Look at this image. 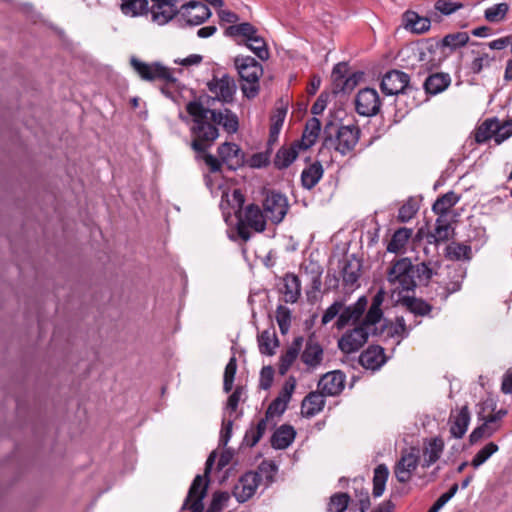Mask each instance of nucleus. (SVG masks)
<instances>
[{
    "instance_id": "f257e3e1",
    "label": "nucleus",
    "mask_w": 512,
    "mask_h": 512,
    "mask_svg": "<svg viewBox=\"0 0 512 512\" xmlns=\"http://www.w3.org/2000/svg\"><path fill=\"white\" fill-rule=\"evenodd\" d=\"M186 111L192 118L190 133L192 141L190 147L197 153L196 159L203 160L211 173L220 172L223 166L222 160L207 153V150L219 137L221 126L228 134H235L239 129L238 116L230 109H210L199 100H193L186 104Z\"/></svg>"
},
{
    "instance_id": "f03ea898",
    "label": "nucleus",
    "mask_w": 512,
    "mask_h": 512,
    "mask_svg": "<svg viewBox=\"0 0 512 512\" xmlns=\"http://www.w3.org/2000/svg\"><path fill=\"white\" fill-rule=\"evenodd\" d=\"M224 34L234 39L236 44L244 45L250 49L260 60L266 61L270 57L266 41L258 34V30L249 22L228 26Z\"/></svg>"
},
{
    "instance_id": "7ed1b4c3",
    "label": "nucleus",
    "mask_w": 512,
    "mask_h": 512,
    "mask_svg": "<svg viewBox=\"0 0 512 512\" xmlns=\"http://www.w3.org/2000/svg\"><path fill=\"white\" fill-rule=\"evenodd\" d=\"M360 134L361 130L356 125L336 127L333 122H328L323 130V146L334 148L341 155H346L355 148Z\"/></svg>"
},
{
    "instance_id": "20e7f679",
    "label": "nucleus",
    "mask_w": 512,
    "mask_h": 512,
    "mask_svg": "<svg viewBox=\"0 0 512 512\" xmlns=\"http://www.w3.org/2000/svg\"><path fill=\"white\" fill-rule=\"evenodd\" d=\"M234 65L243 82L241 90L244 96L249 99L255 98L259 93V79L263 74L261 63L251 56H237L234 59Z\"/></svg>"
},
{
    "instance_id": "39448f33",
    "label": "nucleus",
    "mask_w": 512,
    "mask_h": 512,
    "mask_svg": "<svg viewBox=\"0 0 512 512\" xmlns=\"http://www.w3.org/2000/svg\"><path fill=\"white\" fill-rule=\"evenodd\" d=\"M387 281L393 287V292L414 291L417 282L413 278L412 262L409 258L395 261L387 272Z\"/></svg>"
},
{
    "instance_id": "423d86ee",
    "label": "nucleus",
    "mask_w": 512,
    "mask_h": 512,
    "mask_svg": "<svg viewBox=\"0 0 512 512\" xmlns=\"http://www.w3.org/2000/svg\"><path fill=\"white\" fill-rule=\"evenodd\" d=\"M265 213L256 204H249L245 207L243 215L238 218L236 226L238 236L247 242L251 238L250 229L257 233H261L266 229Z\"/></svg>"
},
{
    "instance_id": "0eeeda50",
    "label": "nucleus",
    "mask_w": 512,
    "mask_h": 512,
    "mask_svg": "<svg viewBox=\"0 0 512 512\" xmlns=\"http://www.w3.org/2000/svg\"><path fill=\"white\" fill-rule=\"evenodd\" d=\"M130 65L144 81L160 80L166 83L176 82L173 71L159 62L147 63L133 56L130 59Z\"/></svg>"
},
{
    "instance_id": "6e6552de",
    "label": "nucleus",
    "mask_w": 512,
    "mask_h": 512,
    "mask_svg": "<svg viewBox=\"0 0 512 512\" xmlns=\"http://www.w3.org/2000/svg\"><path fill=\"white\" fill-rule=\"evenodd\" d=\"M262 206L265 216L273 224L281 223L289 209L287 197L274 190H267L265 192Z\"/></svg>"
},
{
    "instance_id": "1a4fd4ad",
    "label": "nucleus",
    "mask_w": 512,
    "mask_h": 512,
    "mask_svg": "<svg viewBox=\"0 0 512 512\" xmlns=\"http://www.w3.org/2000/svg\"><path fill=\"white\" fill-rule=\"evenodd\" d=\"M381 106L380 96L374 88H363L355 97V110L361 116H375L380 112Z\"/></svg>"
},
{
    "instance_id": "9d476101",
    "label": "nucleus",
    "mask_w": 512,
    "mask_h": 512,
    "mask_svg": "<svg viewBox=\"0 0 512 512\" xmlns=\"http://www.w3.org/2000/svg\"><path fill=\"white\" fill-rule=\"evenodd\" d=\"M208 90L215 95L216 100L229 104L234 101L237 86L233 77L223 74L218 77L216 75L207 83Z\"/></svg>"
},
{
    "instance_id": "9b49d317",
    "label": "nucleus",
    "mask_w": 512,
    "mask_h": 512,
    "mask_svg": "<svg viewBox=\"0 0 512 512\" xmlns=\"http://www.w3.org/2000/svg\"><path fill=\"white\" fill-rule=\"evenodd\" d=\"M371 329L361 323L351 331L346 332L338 341L339 349L351 354L358 351L367 342Z\"/></svg>"
},
{
    "instance_id": "f8f14e48",
    "label": "nucleus",
    "mask_w": 512,
    "mask_h": 512,
    "mask_svg": "<svg viewBox=\"0 0 512 512\" xmlns=\"http://www.w3.org/2000/svg\"><path fill=\"white\" fill-rule=\"evenodd\" d=\"M177 13L190 26L200 25L211 16L209 7L203 2L195 0L182 5L180 10H177Z\"/></svg>"
},
{
    "instance_id": "ddd939ff",
    "label": "nucleus",
    "mask_w": 512,
    "mask_h": 512,
    "mask_svg": "<svg viewBox=\"0 0 512 512\" xmlns=\"http://www.w3.org/2000/svg\"><path fill=\"white\" fill-rule=\"evenodd\" d=\"M217 154L229 170L235 171L245 165V153L236 143H222L217 148Z\"/></svg>"
},
{
    "instance_id": "4468645a",
    "label": "nucleus",
    "mask_w": 512,
    "mask_h": 512,
    "mask_svg": "<svg viewBox=\"0 0 512 512\" xmlns=\"http://www.w3.org/2000/svg\"><path fill=\"white\" fill-rule=\"evenodd\" d=\"M410 82V76L400 70H390L384 74L380 87L386 95L404 93Z\"/></svg>"
},
{
    "instance_id": "2eb2a0df",
    "label": "nucleus",
    "mask_w": 512,
    "mask_h": 512,
    "mask_svg": "<svg viewBox=\"0 0 512 512\" xmlns=\"http://www.w3.org/2000/svg\"><path fill=\"white\" fill-rule=\"evenodd\" d=\"M419 460V455L414 448L409 452L402 453L394 466V475L397 481L403 484L409 482L413 472L418 467Z\"/></svg>"
},
{
    "instance_id": "dca6fc26",
    "label": "nucleus",
    "mask_w": 512,
    "mask_h": 512,
    "mask_svg": "<svg viewBox=\"0 0 512 512\" xmlns=\"http://www.w3.org/2000/svg\"><path fill=\"white\" fill-rule=\"evenodd\" d=\"M261 481V475L257 472H247L240 477L238 483L234 486L233 495L238 502L244 503L249 500L256 492Z\"/></svg>"
},
{
    "instance_id": "f3484780",
    "label": "nucleus",
    "mask_w": 512,
    "mask_h": 512,
    "mask_svg": "<svg viewBox=\"0 0 512 512\" xmlns=\"http://www.w3.org/2000/svg\"><path fill=\"white\" fill-rule=\"evenodd\" d=\"M207 493V483H203L200 475H197L188 491L182 509H190L191 512H203V498Z\"/></svg>"
},
{
    "instance_id": "a211bd4d",
    "label": "nucleus",
    "mask_w": 512,
    "mask_h": 512,
    "mask_svg": "<svg viewBox=\"0 0 512 512\" xmlns=\"http://www.w3.org/2000/svg\"><path fill=\"white\" fill-rule=\"evenodd\" d=\"M470 411L468 405L451 411L449 416V431L453 438L461 439L467 432L470 423Z\"/></svg>"
},
{
    "instance_id": "6ab92c4d",
    "label": "nucleus",
    "mask_w": 512,
    "mask_h": 512,
    "mask_svg": "<svg viewBox=\"0 0 512 512\" xmlns=\"http://www.w3.org/2000/svg\"><path fill=\"white\" fill-rule=\"evenodd\" d=\"M345 375L339 370L326 373L318 382V388L326 396H336L342 392Z\"/></svg>"
},
{
    "instance_id": "aec40b11",
    "label": "nucleus",
    "mask_w": 512,
    "mask_h": 512,
    "mask_svg": "<svg viewBox=\"0 0 512 512\" xmlns=\"http://www.w3.org/2000/svg\"><path fill=\"white\" fill-rule=\"evenodd\" d=\"M151 14L153 21L159 25L168 23L177 14L175 0H151Z\"/></svg>"
},
{
    "instance_id": "412c9836",
    "label": "nucleus",
    "mask_w": 512,
    "mask_h": 512,
    "mask_svg": "<svg viewBox=\"0 0 512 512\" xmlns=\"http://www.w3.org/2000/svg\"><path fill=\"white\" fill-rule=\"evenodd\" d=\"M444 450V441L440 437H434L424 442L422 451V468H429L436 463Z\"/></svg>"
},
{
    "instance_id": "4be33fe9",
    "label": "nucleus",
    "mask_w": 512,
    "mask_h": 512,
    "mask_svg": "<svg viewBox=\"0 0 512 512\" xmlns=\"http://www.w3.org/2000/svg\"><path fill=\"white\" fill-rule=\"evenodd\" d=\"M323 354L322 346L314 337L310 336L301 354V361L309 368L314 369L322 363Z\"/></svg>"
},
{
    "instance_id": "5701e85b",
    "label": "nucleus",
    "mask_w": 512,
    "mask_h": 512,
    "mask_svg": "<svg viewBox=\"0 0 512 512\" xmlns=\"http://www.w3.org/2000/svg\"><path fill=\"white\" fill-rule=\"evenodd\" d=\"M359 362L366 369H379L386 362L384 349L378 345L369 346L361 353Z\"/></svg>"
},
{
    "instance_id": "b1692460",
    "label": "nucleus",
    "mask_w": 512,
    "mask_h": 512,
    "mask_svg": "<svg viewBox=\"0 0 512 512\" xmlns=\"http://www.w3.org/2000/svg\"><path fill=\"white\" fill-rule=\"evenodd\" d=\"M300 149H302L301 144L296 141L288 146H282L276 152L273 160L275 168L278 170L288 168L298 157Z\"/></svg>"
},
{
    "instance_id": "393cba45",
    "label": "nucleus",
    "mask_w": 512,
    "mask_h": 512,
    "mask_svg": "<svg viewBox=\"0 0 512 512\" xmlns=\"http://www.w3.org/2000/svg\"><path fill=\"white\" fill-rule=\"evenodd\" d=\"M325 395L320 391L308 393L301 403V414L306 418H311L320 413L325 406Z\"/></svg>"
},
{
    "instance_id": "a878e982",
    "label": "nucleus",
    "mask_w": 512,
    "mask_h": 512,
    "mask_svg": "<svg viewBox=\"0 0 512 512\" xmlns=\"http://www.w3.org/2000/svg\"><path fill=\"white\" fill-rule=\"evenodd\" d=\"M453 233L454 229L451 227L450 223L441 217H438L435 221L433 231L428 232L425 239L428 244L438 246L439 244L448 241L452 237Z\"/></svg>"
},
{
    "instance_id": "bb28decb",
    "label": "nucleus",
    "mask_w": 512,
    "mask_h": 512,
    "mask_svg": "<svg viewBox=\"0 0 512 512\" xmlns=\"http://www.w3.org/2000/svg\"><path fill=\"white\" fill-rule=\"evenodd\" d=\"M367 306L366 297H360L357 302L351 306L346 307L337 319V327L344 328L350 322H356L364 313Z\"/></svg>"
},
{
    "instance_id": "cd10ccee",
    "label": "nucleus",
    "mask_w": 512,
    "mask_h": 512,
    "mask_svg": "<svg viewBox=\"0 0 512 512\" xmlns=\"http://www.w3.org/2000/svg\"><path fill=\"white\" fill-rule=\"evenodd\" d=\"M304 338L298 336L294 338L291 345L287 348L286 352L280 356L278 371L280 375H285L294 361L297 359L300 350L303 346Z\"/></svg>"
},
{
    "instance_id": "c85d7f7f",
    "label": "nucleus",
    "mask_w": 512,
    "mask_h": 512,
    "mask_svg": "<svg viewBox=\"0 0 512 512\" xmlns=\"http://www.w3.org/2000/svg\"><path fill=\"white\" fill-rule=\"evenodd\" d=\"M283 300L285 303H295L298 301L301 295V282L297 275L293 273H287L283 277Z\"/></svg>"
},
{
    "instance_id": "c756f323",
    "label": "nucleus",
    "mask_w": 512,
    "mask_h": 512,
    "mask_svg": "<svg viewBox=\"0 0 512 512\" xmlns=\"http://www.w3.org/2000/svg\"><path fill=\"white\" fill-rule=\"evenodd\" d=\"M451 83L448 73L437 72L429 75L424 82V89L427 94L437 95L446 90Z\"/></svg>"
},
{
    "instance_id": "7c9ffc66",
    "label": "nucleus",
    "mask_w": 512,
    "mask_h": 512,
    "mask_svg": "<svg viewBox=\"0 0 512 512\" xmlns=\"http://www.w3.org/2000/svg\"><path fill=\"white\" fill-rule=\"evenodd\" d=\"M296 431L293 426L283 424L275 430L271 437V445L275 449L283 450L294 441Z\"/></svg>"
},
{
    "instance_id": "2f4dec72",
    "label": "nucleus",
    "mask_w": 512,
    "mask_h": 512,
    "mask_svg": "<svg viewBox=\"0 0 512 512\" xmlns=\"http://www.w3.org/2000/svg\"><path fill=\"white\" fill-rule=\"evenodd\" d=\"M398 303L415 316H427L433 309V306L425 300L413 296H402L398 299Z\"/></svg>"
},
{
    "instance_id": "473e14b6",
    "label": "nucleus",
    "mask_w": 512,
    "mask_h": 512,
    "mask_svg": "<svg viewBox=\"0 0 512 512\" xmlns=\"http://www.w3.org/2000/svg\"><path fill=\"white\" fill-rule=\"evenodd\" d=\"M472 45L475 46L476 49H472L471 51L474 58L469 64V70L473 74H479L483 69L489 68L495 58L484 51L482 44L473 43Z\"/></svg>"
},
{
    "instance_id": "72a5a7b5",
    "label": "nucleus",
    "mask_w": 512,
    "mask_h": 512,
    "mask_svg": "<svg viewBox=\"0 0 512 512\" xmlns=\"http://www.w3.org/2000/svg\"><path fill=\"white\" fill-rule=\"evenodd\" d=\"M482 421V424L473 429V431L469 435V443L471 445L477 444L482 439H487L492 437L501 427V424H495L493 422H489L490 418L487 417L485 419H478Z\"/></svg>"
},
{
    "instance_id": "f704fd0d",
    "label": "nucleus",
    "mask_w": 512,
    "mask_h": 512,
    "mask_svg": "<svg viewBox=\"0 0 512 512\" xmlns=\"http://www.w3.org/2000/svg\"><path fill=\"white\" fill-rule=\"evenodd\" d=\"M321 131V122L318 118L312 117L310 118L306 124L302 134V138L299 142L301 144L302 149L306 150L312 147L320 134Z\"/></svg>"
},
{
    "instance_id": "c9c22d12",
    "label": "nucleus",
    "mask_w": 512,
    "mask_h": 512,
    "mask_svg": "<svg viewBox=\"0 0 512 512\" xmlns=\"http://www.w3.org/2000/svg\"><path fill=\"white\" fill-rule=\"evenodd\" d=\"M324 169L319 161L310 164L301 173V184L307 189H313L322 178Z\"/></svg>"
},
{
    "instance_id": "e433bc0d",
    "label": "nucleus",
    "mask_w": 512,
    "mask_h": 512,
    "mask_svg": "<svg viewBox=\"0 0 512 512\" xmlns=\"http://www.w3.org/2000/svg\"><path fill=\"white\" fill-rule=\"evenodd\" d=\"M360 271H361V264L358 260L352 259V260H344L343 266H342V278H343V284L345 287H353L359 277H360Z\"/></svg>"
},
{
    "instance_id": "4c0bfd02",
    "label": "nucleus",
    "mask_w": 512,
    "mask_h": 512,
    "mask_svg": "<svg viewBox=\"0 0 512 512\" xmlns=\"http://www.w3.org/2000/svg\"><path fill=\"white\" fill-rule=\"evenodd\" d=\"M412 232L413 230L411 228L401 227L397 229L387 245V251L391 253H399L405 248L409 238L412 236Z\"/></svg>"
},
{
    "instance_id": "58836bf2",
    "label": "nucleus",
    "mask_w": 512,
    "mask_h": 512,
    "mask_svg": "<svg viewBox=\"0 0 512 512\" xmlns=\"http://www.w3.org/2000/svg\"><path fill=\"white\" fill-rule=\"evenodd\" d=\"M460 200V196L454 191H449L439 197L433 204L432 210L435 214L443 216L449 209L455 206Z\"/></svg>"
},
{
    "instance_id": "ea45409f",
    "label": "nucleus",
    "mask_w": 512,
    "mask_h": 512,
    "mask_svg": "<svg viewBox=\"0 0 512 512\" xmlns=\"http://www.w3.org/2000/svg\"><path fill=\"white\" fill-rule=\"evenodd\" d=\"M286 114H287V108H285V107H278L273 112V115L271 116V126H270V131H269L268 144L272 145L277 141L280 131L282 129Z\"/></svg>"
},
{
    "instance_id": "a19ab883",
    "label": "nucleus",
    "mask_w": 512,
    "mask_h": 512,
    "mask_svg": "<svg viewBox=\"0 0 512 512\" xmlns=\"http://www.w3.org/2000/svg\"><path fill=\"white\" fill-rule=\"evenodd\" d=\"M472 250L469 245L451 242L445 249L446 258L453 261L470 260Z\"/></svg>"
},
{
    "instance_id": "79ce46f5",
    "label": "nucleus",
    "mask_w": 512,
    "mask_h": 512,
    "mask_svg": "<svg viewBox=\"0 0 512 512\" xmlns=\"http://www.w3.org/2000/svg\"><path fill=\"white\" fill-rule=\"evenodd\" d=\"M413 278L419 285L427 286L434 275L435 269L431 266V262H421L416 265L412 264Z\"/></svg>"
},
{
    "instance_id": "37998d69",
    "label": "nucleus",
    "mask_w": 512,
    "mask_h": 512,
    "mask_svg": "<svg viewBox=\"0 0 512 512\" xmlns=\"http://www.w3.org/2000/svg\"><path fill=\"white\" fill-rule=\"evenodd\" d=\"M496 118H488L481 123L474 132L475 141L482 144L493 138L495 140Z\"/></svg>"
},
{
    "instance_id": "c03bdc74",
    "label": "nucleus",
    "mask_w": 512,
    "mask_h": 512,
    "mask_svg": "<svg viewBox=\"0 0 512 512\" xmlns=\"http://www.w3.org/2000/svg\"><path fill=\"white\" fill-rule=\"evenodd\" d=\"M388 476H389V470L385 464H379L374 469L373 491H372L374 497H380L384 493Z\"/></svg>"
},
{
    "instance_id": "a18cd8bd",
    "label": "nucleus",
    "mask_w": 512,
    "mask_h": 512,
    "mask_svg": "<svg viewBox=\"0 0 512 512\" xmlns=\"http://www.w3.org/2000/svg\"><path fill=\"white\" fill-rule=\"evenodd\" d=\"M120 9L124 15L136 17L148 11V0H121Z\"/></svg>"
},
{
    "instance_id": "49530a36",
    "label": "nucleus",
    "mask_w": 512,
    "mask_h": 512,
    "mask_svg": "<svg viewBox=\"0 0 512 512\" xmlns=\"http://www.w3.org/2000/svg\"><path fill=\"white\" fill-rule=\"evenodd\" d=\"M258 346L261 354L273 355L275 348L278 346V339L275 333L268 330L263 331L258 336Z\"/></svg>"
},
{
    "instance_id": "de8ad7c7",
    "label": "nucleus",
    "mask_w": 512,
    "mask_h": 512,
    "mask_svg": "<svg viewBox=\"0 0 512 512\" xmlns=\"http://www.w3.org/2000/svg\"><path fill=\"white\" fill-rule=\"evenodd\" d=\"M499 446L494 442H488L472 458L471 466L475 469L483 465L493 454L498 452Z\"/></svg>"
},
{
    "instance_id": "09e8293b",
    "label": "nucleus",
    "mask_w": 512,
    "mask_h": 512,
    "mask_svg": "<svg viewBox=\"0 0 512 512\" xmlns=\"http://www.w3.org/2000/svg\"><path fill=\"white\" fill-rule=\"evenodd\" d=\"M363 75V72H355L348 77H345L341 82L336 84V88H333V93L339 94L351 92L362 80Z\"/></svg>"
},
{
    "instance_id": "8fccbe9b",
    "label": "nucleus",
    "mask_w": 512,
    "mask_h": 512,
    "mask_svg": "<svg viewBox=\"0 0 512 512\" xmlns=\"http://www.w3.org/2000/svg\"><path fill=\"white\" fill-rule=\"evenodd\" d=\"M508 11L509 5L502 2L487 8L484 12V17L491 23H498L506 17Z\"/></svg>"
},
{
    "instance_id": "3c124183",
    "label": "nucleus",
    "mask_w": 512,
    "mask_h": 512,
    "mask_svg": "<svg viewBox=\"0 0 512 512\" xmlns=\"http://www.w3.org/2000/svg\"><path fill=\"white\" fill-rule=\"evenodd\" d=\"M469 41V35L466 32H456L446 35L441 40L442 47H448L455 50L466 45Z\"/></svg>"
},
{
    "instance_id": "603ef678",
    "label": "nucleus",
    "mask_w": 512,
    "mask_h": 512,
    "mask_svg": "<svg viewBox=\"0 0 512 512\" xmlns=\"http://www.w3.org/2000/svg\"><path fill=\"white\" fill-rule=\"evenodd\" d=\"M419 205L417 201L410 197L400 208L398 211L397 219L401 223H405L410 221L418 212Z\"/></svg>"
},
{
    "instance_id": "864d4df0",
    "label": "nucleus",
    "mask_w": 512,
    "mask_h": 512,
    "mask_svg": "<svg viewBox=\"0 0 512 512\" xmlns=\"http://www.w3.org/2000/svg\"><path fill=\"white\" fill-rule=\"evenodd\" d=\"M350 496L347 493H335L330 497L327 512H344L349 504Z\"/></svg>"
},
{
    "instance_id": "5fc2aeb1",
    "label": "nucleus",
    "mask_w": 512,
    "mask_h": 512,
    "mask_svg": "<svg viewBox=\"0 0 512 512\" xmlns=\"http://www.w3.org/2000/svg\"><path fill=\"white\" fill-rule=\"evenodd\" d=\"M237 371V360L235 356H232L224 370L223 377V390L229 393L233 388L234 378Z\"/></svg>"
},
{
    "instance_id": "6e6d98bb",
    "label": "nucleus",
    "mask_w": 512,
    "mask_h": 512,
    "mask_svg": "<svg viewBox=\"0 0 512 512\" xmlns=\"http://www.w3.org/2000/svg\"><path fill=\"white\" fill-rule=\"evenodd\" d=\"M495 130V142L501 144L512 136V119L501 122L496 118Z\"/></svg>"
},
{
    "instance_id": "4d7b16f0",
    "label": "nucleus",
    "mask_w": 512,
    "mask_h": 512,
    "mask_svg": "<svg viewBox=\"0 0 512 512\" xmlns=\"http://www.w3.org/2000/svg\"><path fill=\"white\" fill-rule=\"evenodd\" d=\"M276 321L282 334L288 332L291 324V311L288 307L279 305L276 309Z\"/></svg>"
},
{
    "instance_id": "13d9d810",
    "label": "nucleus",
    "mask_w": 512,
    "mask_h": 512,
    "mask_svg": "<svg viewBox=\"0 0 512 512\" xmlns=\"http://www.w3.org/2000/svg\"><path fill=\"white\" fill-rule=\"evenodd\" d=\"M410 328L407 327L403 316H397L395 322L389 327L388 334L392 337L404 339L408 337Z\"/></svg>"
},
{
    "instance_id": "bf43d9fd",
    "label": "nucleus",
    "mask_w": 512,
    "mask_h": 512,
    "mask_svg": "<svg viewBox=\"0 0 512 512\" xmlns=\"http://www.w3.org/2000/svg\"><path fill=\"white\" fill-rule=\"evenodd\" d=\"M229 499L230 495L227 492H215L205 512H220Z\"/></svg>"
},
{
    "instance_id": "052dcab7",
    "label": "nucleus",
    "mask_w": 512,
    "mask_h": 512,
    "mask_svg": "<svg viewBox=\"0 0 512 512\" xmlns=\"http://www.w3.org/2000/svg\"><path fill=\"white\" fill-rule=\"evenodd\" d=\"M408 22L412 29L418 33H423L430 28V21L427 18H421L415 12L408 14Z\"/></svg>"
},
{
    "instance_id": "680f3d73",
    "label": "nucleus",
    "mask_w": 512,
    "mask_h": 512,
    "mask_svg": "<svg viewBox=\"0 0 512 512\" xmlns=\"http://www.w3.org/2000/svg\"><path fill=\"white\" fill-rule=\"evenodd\" d=\"M382 317H383V312H382L381 308L370 306L362 323L365 326H367L369 329H371V326L380 322Z\"/></svg>"
},
{
    "instance_id": "e2e57ef3",
    "label": "nucleus",
    "mask_w": 512,
    "mask_h": 512,
    "mask_svg": "<svg viewBox=\"0 0 512 512\" xmlns=\"http://www.w3.org/2000/svg\"><path fill=\"white\" fill-rule=\"evenodd\" d=\"M496 409V402L492 398H487L478 405L477 417L478 419H485L490 416V413Z\"/></svg>"
},
{
    "instance_id": "0e129e2a",
    "label": "nucleus",
    "mask_w": 512,
    "mask_h": 512,
    "mask_svg": "<svg viewBox=\"0 0 512 512\" xmlns=\"http://www.w3.org/2000/svg\"><path fill=\"white\" fill-rule=\"evenodd\" d=\"M462 7V4L454 3L447 0H437L435 9L444 15H450Z\"/></svg>"
},
{
    "instance_id": "69168bd1",
    "label": "nucleus",
    "mask_w": 512,
    "mask_h": 512,
    "mask_svg": "<svg viewBox=\"0 0 512 512\" xmlns=\"http://www.w3.org/2000/svg\"><path fill=\"white\" fill-rule=\"evenodd\" d=\"M287 405L282 399L275 398L268 406L265 415L267 418L273 417L274 415H281L285 412Z\"/></svg>"
},
{
    "instance_id": "338daca9",
    "label": "nucleus",
    "mask_w": 512,
    "mask_h": 512,
    "mask_svg": "<svg viewBox=\"0 0 512 512\" xmlns=\"http://www.w3.org/2000/svg\"><path fill=\"white\" fill-rule=\"evenodd\" d=\"M274 370L271 366H265L260 373V388L268 390L273 382Z\"/></svg>"
},
{
    "instance_id": "774afa93",
    "label": "nucleus",
    "mask_w": 512,
    "mask_h": 512,
    "mask_svg": "<svg viewBox=\"0 0 512 512\" xmlns=\"http://www.w3.org/2000/svg\"><path fill=\"white\" fill-rule=\"evenodd\" d=\"M343 308V303L340 301H335L331 306H329L322 316V324L329 323L332 319H334Z\"/></svg>"
}]
</instances>
